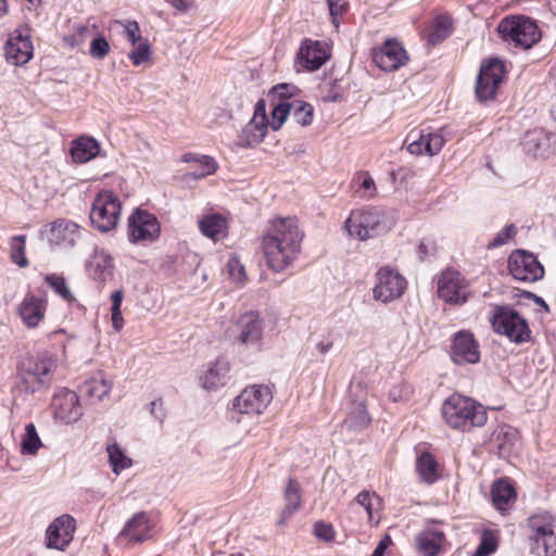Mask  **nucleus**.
<instances>
[{
  "instance_id": "dca6fc26",
  "label": "nucleus",
  "mask_w": 556,
  "mask_h": 556,
  "mask_svg": "<svg viewBox=\"0 0 556 556\" xmlns=\"http://www.w3.org/2000/svg\"><path fill=\"white\" fill-rule=\"evenodd\" d=\"M264 323L258 313L242 314L233 329L235 340L241 345L258 350L263 338Z\"/></svg>"
},
{
  "instance_id": "8fccbe9b",
  "label": "nucleus",
  "mask_w": 556,
  "mask_h": 556,
  "mask_svg": "<svg viewBox=\"0 0 556 556\" xmlns=\"http://www.w3.org/2000/svg\"><path fill=\"white\" fill-rule=\"evenodd\" d=\"M151 51L150 45L147 39L137 42L134 49L129 52V59L134 65H140L150 59Z\"/></svg>"
},
{
  "instance_id": "f257e3e1",
  "label": "nucleus",
  "mask_w": 556,
  "mask_h": 556,
  "mask_svg": "<svg viewBox=\"0 0 556 556\" xmlns=\"http://www.w3.org/2000/svg\"><path fill=\"white\" fill-rule=\"evenodd\" d=\"M303 233L292 217L277 218L269 223L263 236V251L274 271L286 269L301 251Z\"/></svg>"
},
{
  "instance_id": "3c124183",
  "label": "nucleus",
  "mask_w": 556,
  "mask_h": 556,
  "mask_svg": "<svg viewBox=\"0 0 556 556\" xmlns=\"http://www.w3.org/2000/svg\"><path fill=\"white\" fill-rule=\"evenodd\" d=\"M516 233L517 227L514 224H508L488 243V248L495 249L505 245L516 236Z\"/></svg>"
},
{
  "instance_id": "f3484780",
  "label": "nucleus",
  "mask_w": 556,
  "mask_h": 556,
  "mask_svg": "<svg viewBox=\"0 0 556 556\" xmlns=\"http://www.w3.org/2000/svg\"><path fill=\"white\" fill-rule=\"evenodd\" d=\"M508 269L516 280L536 281L544 276V268L536 257L526 251L517 250L508 258Z\"/></svg>"
},
{
  "instance_id": "4be33fe9",
  "label": "nucleus",
  "mask_w": 556,
  "mask_h": 556,
  "mask_svg": "<svg viewBox=\"0 0 556 556\" xmlns=\"http://www.w3.org/2000/svg\"><path fill=\"white\" fill-rule=\"evenodd\" d=\"M52 406L55 419L63 424H73L81 416L79 397L76 392L68 389L60 390L53 396Z\"/></svg>"
},
{
  "instance_id": "e2e57ef3",
  "label": "nucleus",
  "mask_w": 556,
  "mask_h": 556,
  "mask_svg": "<svg viewBox=\"0 0 556 556\" xmlns=\"http://www.w3.org/2000/svg\"><path fill=\"white\" fill-rule=\"evenodd\" d=\"M253 118L261 122H268L266 115V104L263 99H260L254 106Z\"/></svg>"
},
{
  "instance_id": "49530a36",
  "label": "nucleus",
  "mask_w": 556,
  "mask_h": 556,
  "mask_svg": "<svg viewBox=\"0 0 556 556\" xmlns=\"http://www.w3.org/2000/svg\"><path fill=\"white\" fill-rule=\"evenodd\" d=\"M292 116L295 123L302 126H308L313 122L314 108L307 102L300 100L292 101Z\"/></svg>"
},
{
  "instance_id": "69168bd1",
  "label": "nucleus",
  "mask_w": 556,
  "mask_h": 556,
  "mask_svg": "<svg viewBox=\"0 0 556 556\" xmlns=\"http://www.w3.org/2000/svg\"><path fill=\"white\" fill-rule=\"evenodd\" d=\"M123 298H124L123 290L122 289L115 290L111 294V300H112V307H111V309L121 311V305H122V302H123Z\"/></svg>"
},
{
  "instance_id": "bb28decb",
  "label": "nucleus",
  "mask_w": 556,
  "mask_h": 556,
  "mask_svg": "<svg viewBox=\"0 0 556 556\" xmlns=\"http://www.w3.org/2000/svg\"><path fill=\"white\" fill-rule=\"evenodd\" d=\"M523 150L534 157H548L554 153L551 135L542 128H535L526 134Z\"/></svg>"
},
{
  "instance_id": "72a5a7b5",
  "label": "nucleus",
  "mask_w": 556,
  "mask_h": 556,
  "mask_svg": "<svg viewBox=\"0 0 556 556\" xmlns=\"http://www.w3.org/2000/svg\"><path fill=\"white\" fill-rule=\"evenodd\" d=\"M199 228L203 236L217 241L225 236L226 219L219 214H208L199 222Z\"/></svg>"
},
{
  "instance_id": "09e8293b",
  "label": "nucleus",
  "mask_w": 556,
  "mask_h": 556,
  "mask_svg": "<svg viewBox=\"0 0 556 556\" xmlns=\"http://www.w3.org/2000/svg\"><path fill=\"white\" fill-rule=\"evenodd\" d=\"M379 497L375 492L369 491H362L358 493V495L355 498V502L351 504V507L359 506L362 507L366 515L368 520L372 519V509H374V503H378Z\"/></svg>"
},
{
  "instance_id": "680f3d73",
  "label": "nucleus",
  "mask_w": 556,
  "mask_h": 556,
  "mask_svg": "<svg viewBox=\"0 0 556 556\" xmlns=\"http://www.w3.org/2000/svg\"><path fill=\"white\" fill-rule=\"evenodd\" d=\"M89 33H90V29L88 26L83 25V24L75 25L74 33L72 35V43L73 45L83 43Z\"/></svg>"
},
{
  "instance_id": "cd10ccee",
  "label": "nucleus",
  "mask_w": 556,
  "mask_h": 556,
  "mask_svg": "<svg viewBox=\"0 0 556 556\" xmlns=\"http://www.w3.org/2000/svg\"><path fill=\"white\" fill-rule=\"evenodd\" d=\"M230 370L229 362L223 358L216 359L200 377L201 384L206 390H216L227 381Z\"/></svg>"
},
{
  "instance_id": "2eb2a0df",
  "label": "nucleus",
  "mask_w": 556,
  "mask_h": 556,
  "mask_svg": "<svg viewBox=\"0 0 556 556\" xmlns=\"http://www.w3.org/2000/svg\"><path fill=\"white\" fill-rule=\"evenodd\" d=\"M161 232L154 214L137 208L128 219V238L130 242L153 241Z\"/></svg>"
},
{
  "instance_id": "13d9d810",
  "label": "nucleus",
  "mask_w": 556,
  "mask_h": 556,
  "mask_svg": "<svg viewBox=\"0 0 556 556\" xmlns=\"http://www.w3.org/2000/svg\"><path fill=\"white\" fill-rule=\"evenodd\" d=\"M332 23L337 25L338 16L344 14L348 11V0H327Z\"/></svg>"
},
{
  "instance_id": "5fc2aeb1",
  "label": "nucleus",
  "mask_w": 556,
  "mask_h": 556,
  "mask_svg": "<svg viewBox=\"0 0 556 556\" xmlns=\"http://www.w3.org/2000/svg\"><path fill=\"white\" fill-rule=\"evenodd\" d=\"M438 244L433 240H421L417 248V254L420 261H431L438 255Z\"/></svg>"
},
{
  "instance_id": "9b49d317",
  "label": "nucleus",
  "mask_w": 556,
  "mask_h": 556,
  "mask_svg": "<svg viewBox=\"0 0 556 556\" xmlns=\"http://www.w3.org/2000/svg\"><path fill=\"white\" fill-rule=\"evenodd\" d=\"M76 520L68 514L54 518L45 533V546L48 549L64 552L74 539Z\"/></svg>"
},
{
  "instance_id": "37998d69",
  "label": "nucleus",
  "mask_w": 556,
  "mask_h": 556,
  "mask_svg": "<svg viewBox=\"0 0 556 556\" xmlns=\"http://www.w3.org/2000/svg\"><path fill=\"white\" fill-rule=\"evenodd\" d=\"M45 281L53 290V292L56 295H59L62 300L68 303L75 300L63 276L56 274H49L45 276Z\"/></svg>"
},
{
  "instance_id": "6ab92c4d",
  "label": "nucleus",
  "mask_w": 556,
  "mask_h": 556,
  "mask_svg": "<svg viewBox=\"0 0 556 556\" xmlns=\"http://www.w3.org/2000/svg\"><path fill=\"white\" fill-rule=\"evenodd\" d=\"M80 237V227L65 218H59L51 223L47 231V239L50 245L61 250L73 249Z\"/></svg>"
},
{
  "instance_id": "6e6552de",
  "label": "nucleus",
  "mask_w": 556,
  "mask_h": 556,
  "mask_svg": "<svg viewBox=\"0 0 556 556\" xmlns=\"http://www.w3.org/2000/svg\"><path fill=\"white\" fill-rule=\"evenodd\" d=\"M58 367L56 357L48 352L38 353L27 361L22 382L29 393H35L43 387H49Z\"/></svg>"
},
{
  "instance_id": "338daca9",
  "label": "nucleus",
  "mask_w": 556,
  "mask_h": 556,
  "mask_svg": "<svg viewBox=\"0 0 556 556\" xmlns=\"http://www.w3.org/2000/svg\"><path fill=\"white\" fill-rule=\"evenodd\" d=\"M391 540L390 538L387 535L384 539H382L378 545L376 546L374 553L371 556H383L384 555V552L388 547V545L390 544Z\"/></svg>"
},
{
  "instance_id": "0eeeda50",
  "label": "nucleus",
  "mask_w": 556,
  "mask_h": 556,
  "mask_svg": "<svg viewBox=\"0 0 556 556\" xmlns=\"http://www.w3.org/2000/svg\"><path fill=\"white\" fill-rule=\"evenodd\" d=\"M273 401L271 389L266 384H252L244 388L232 401L231 419L240 422L236 415L258 416Z\"/></svg>"
},
{
  "instance_id": "aec40b11",
  "label": "nucleus",
  "mask_w": 556,
  "mask_h": 556,
  "mask_svg": "<svg viewBox=\"0 0 556 556\" xmlns=\"http://www.w3.org/2000/svg\"><path fill=\"white\" fill-rule=\"evenodd\" d=\"M451 359L457 365L477 364L480 361L479 343L470 331L460 330L454 334Z\"/></svg>"
},
{
  "instance_id": "7ed1b4c3",
  "label": "nucleus",
  "mask_w": 556,
  "mask_h": 556,
  "mask_svg": "<svg viewBox=\"0 0 556 556\" xmlns=\"http://www.w3.org/2000/svg\"><path fill=\"white\" fill-rule=\"evenodd\" d=\"M344 227L350 237L364 241L386 232L390 225L383 208L367 206L352 211Z\"/></svg>"
},
{
  "instance_id": "f704fd0d",
  "label": "nucleus",
  "mask_w": 556,
  "mask_h": 556,
  "mask_svg": "<svg viewBox=\"0 0 556 556\" xmlns=\"http://www.w3.org/2000/svg\"><path fill=\"white\" fill-rule=\"evenodd\" d=\"M106 453L112 471L119 475L123 470L131 467L132 460L125 454L124 450L117 444L115 439H111L106 444Z\"/></svg>"
},
{
  "instance_id": "7c9ffc66",
  "label": "nucleus",
  "mask_w": 556,
  "mask_h": 556,
  "mask_svg": "<svg viewBox=\"0 0 556 556\" xmlns=\"http://www.w3.org/2000/svg\"><path fill=\"white\" fill-rule=\"evenodd\" d=\"M492 501L496 509L506 511L516 501V490L511 483L504 479L494 482L492 486Z\"/></svg>"
},
{
  "instance_id": "412c9836",
  "label": "nucleus",
  "mask_w": 556,
  "mask_h": 556,
  "mask_svg": "<svg viewBox=\"0 0 556 556\" xmlns=\"http://www.w3.org/2000/svg\"><path fill=\"white\" fill-rule=\"evenodd\" d=\"M407 60L405 49L396 40L388 39L381 47L372 51V61L384 72L399 70Z\"/></svg>"
},
{
  "instance_id": "e433bc0d",
  "label": "nucleus",
  "mask_w": 556,
  "mask_h": 556,
  "mask_svg": "<svg viewBox=\"0 0 556 556\" xmlns=\"http://www.w3.org/2000/svg\"><path fill=\"white\" fill-rule=\"evenodd\" d=\"M453 21L448 15H439L434 18L428 31V41L437 45L447 38L452 33Z\"/></svg>"
},
{
  "instance_id": "ddd939ff",
  "label": "nucleus",
  "mask_w": 556,
  "mask_h": 556,
  "mask_svg": "<svg viewBox=\"0 0 556 556\" xmlns=\"http://www.w3.org/2000/svg\"><path fill=\"white\" fill-rule=\"evenodd\" d=\"M377 282L372 289L374 299L382 303L392 302L404 293L406 279L397 271L382 267L377 273Z\"/></svg>"
},
{
  "instance_id": "473e14b6",
  "label": "nucleus",
  "mask_w": 556,
  "mask_h": 556,
  "mask_svg": "<svg viewBox=\"0 0 556 556\" xmlns=\"http://www.w3.org/2000/svg\"><path fill=\"white\" fill-rule=\"evenodd\" d=\"M416 471L420 480L432 484L439 479L438 462L429 452H422L416 460Z\"/></svg>"
},
{
  "instance_id": "9d476101",
  "label": "nucleus",
  "mask_w": 556,
  "mask_h": 556,
  "mask_svg": "<svg viewBox=\"0 0 556 556\" xmlns=\"http://www.w3.org/2000/svg\"><path fill=\"white\" fill-rule=\"evenodd\" d=\"M437 293L445 303L463 305L468 301V282L458 270L446 268L437 277Z\"/></svg>"
},
{
  "instance_id": "58836bf2",
  "label": "nucleus",
  "mask_w": 556,
  "mask_h": 556,
  "mask_svg": "<svg viewBox=\"0 0 556 556\" xmlns=\"http://www.w3.org/2000/svg\"><path fill=\"white\" fill-rule=\"evenodd\" d=\"M370 422V416L364 403L353 404V408L349 412L344 419V425L352 430H358L367 427Z\"/></svg>"
},
{
  "instance_id": "423d86ee",
  "label": "nucleus",
  "mask_w": 556,
  "mask_h": 556,
  "mask_svg": "<svg viewBox=\"0 0 556 556\" xmlns=\"http://www.w3.org/2000/svg\"><path fill=\"white\" fill-rule=\"evenodd\" d=\"M531 531L529 535L530 551L535 556H553L556 554V534L554 518L546 511L536 513L527 520Z\"/></svg>"
},
{
  "instance_id": "b1692460",
  "label": "nucleus",
  "mask_w": 556,
  "mask_h": 556,
  "mask_svg": "<svg viewBox=\"0 0 556 556\" xmlns=\"http://www.w3.org/2000/svg\"><path fill=\"white\" fill-rule=\"evenodd\" d=\"M329 58L328 45L319 40L305 39L298 52L300 64L311 72L320 68Z\"/></svg>"
},
{
  "instance_id": "a19ab883",
  "label": "nucleus",
  "mask_w": 556,
  "mask_h": 556,
  "mask_svg": "<svg viewBox=\"0 0 556 556\" xmlns=\"http://www.w3.org/2000/svg\"><path fill=\"white\" fill-rule=\"evenodd\" d=\"M10 245V257L14 264L21 268H25L29 265V262L25 255L26 249V236L17 235L13 236L9 242Z\"/></svg>"
},
{
  "instance_id": "603ef678",
  "label": "nucleus",
  "mask_w": 556,
  "mask_h": 556,
  "mask_svg": "<svg viewBox=\"0 0 556 556\" xmlns=\"http://www.w3.org/2000/svg\"><path fill=\"white\" fill-rule=\"evenodd\" d=\"M296 91L298 88L293 85L279 84L271 88L269 96L273 98V102L292 101L291 98Z\"/></svg>"
},
{
  "instance_id": "f03ea898",
  "label": "nucleus",
  "mask_w": 556,
  "mask_h": 556,
  "mask_svg": "<svg viewBox=\"0 0 556 556\" xmlns=\"http://www.w3.org/2000/svg\"><path fill=\"white\" fill-rule=\"evenodd\" d=\"M442 416L451 428L463 432L482 427L488 420V413L482 404L458 393L444 401Z\"/></svg>"
},
{
  "instance_id": "4d7b16f0",
  "label": "nucleus",
  "mask_w": 556,
  "mask_h": 556,
  "mask_svg": "<svg viewBox=\"0 0 556 556\" xmlns=\"http://www.w3.org/2000/svg\"><path fill=\"white\" fill-rule=\"evenodd\" d=\"M110 51V45L104 37H97L91 40L90 55L94 59H103Z\"/></svg>"
},
{
  "instance_id": "79ce46f5",
  "label": "nucleus",
  "mask_w": 556,
  "mask_h": 556,
  "mask_svg": "<svg viewBox=\"0 0 556 556\" xmlns=\"http://www.w3.org/2000/svg\"><path fill=\"white\" fill-rule=\"evenodd\" d=\"M496 440L500 441V453L506 454L509 453L510 448L518 442L519 432L511 426L503 425L498 429Z\"/></svg>"
},
{
  "instance_id": "864d4df0",
  "label": "nucleus",
  "mask_w": 556,
  "mask_h": 556,
  "mask_svg": "<svg viewBox=\"0 0 556 556\" xmlns=\"http://www.w3.org/2000/svg\"><path fill=\"white\" fill-rule=\"evenodd\" d=\"M217 168L216 162L213 157L207 155H202L199 161V168L191 173L192 177L195 179L203 178L215 173Z\"/></svg>"
},
{
  "instance_id": "20e7f679",
  "label": "nucleus",
  "mask_w": 556,
  "mask_h": 556,
  "mask_svg": "<svg viewBox=\"0 0 556 556\" xmlns=\"http://www.w3.org/2000/svg\"><path fill=\"white\" fill-rule=\"evenodd\" d=\"M497 31L508 46L530 49L541 39V31L533 20L527 16H510L503 18Z\"/></svg>"
},
{
  "instance_id": "4c0bfd02",
  "label": "nucleus",
  "mask_w": 556,
  "mask_h": 556,
  "mask_svg": "<svg viewBox=\"0 0 556 556\" xmlns=\"http://www.w3.org/2000/svg\"><path fill=\"white\" fill-rule=\"evenodd\" d=\"M268 122H258L255 118H251V121L245 125L241 132V140L245 146H253L261 142L267 131Z\"/></svg>"
},
{
  "instance_id": "39448f33",
  "label": "nucleus",
  "mask_w": 556,
  "mask_h": 556,
  "mask_svg": "<svg viewBox=\"0 0 556 556\" xmlns=\"http://www.w3.org/2000/svg\"><path fill=\"white\" fill-rule=\"evenodd\" d=\"M490 321L495 332L506 336L514 343L520 344L531 339L527 320L508 305H495Z\"/></svg>"
},
{
  "instance_id": "ea45409f",
  "label": "nucleus",
  "mask_w": 556,
  "mask_h": 556,
  "mask_svg": "<svg viewBox=\"0 0 556 556\" xmlns=\"http://www.w3.org/2000/svg\"><path fill=\"white\" fill-rule=\"evenodd\" d=\"M352 185L359 198L371 199L376 194V184L367 172L357 173L352 179Z\"/></svg>"
},
{
  "instance_id": "6e6d98bb",
  "label": "nucleus",
  "mask_w": 556,
  "mask_h": 556,
  "mask_svg": "<svg viewBox=\"0 0 556 556\" xmlns=\"http://www.w3.org/2000/svg\"><path fill=\"white\" fill-rule=\"evenodd\" d=\"M115 24L123 27V35L131 42L132 46H136L137 42L143 40L137 22L122 23L116 21Z\"/></svg>"
},
{
  "instance_id": "a211bd4d",
  "label": "nucleus",
  "mask_w": 556,
  "mask_h": 556,
  "mask_svg": "<svg viewBox=\"0 0 556 556\" xmlns=\"http://www.w3.org/2000/svg\"><path fill=\"white\" fill-rule=\"evenodd\" d=\"M407 151L414 155H435L445 143L441 130L414 129L406 137Z\"/></svg>"
},
{
  "instance_id": "393cba45",
  "label": "nucleus",
  "mask_w": 556,
  "mask_h": 556,
  "mask_svg": "<svg viewBox=\"0 0 556 556\" xmlns=\"http://www.w3.org/2000/svg\"><path fill=\"white\" fill-rule=\"evenodd\" d=\"M86 270L93 281L103 287L108 281L113 279V258L105 250L96 248L87 263Z\"/></svg>"
},
{
  "instance_id": "a18cd8bd",
  "label": "nucleus",
  "mask_w": 556,
  "mask_h": 556,
  "mask_svg": "<svg viewBox=\"0 0 556 556\" xmlns=\"http://www.w3.org/2000/svg\"><path fill=\"white\" fill-rule=\"evenodd\" d=\"M497 544L498 539L496 533L490 529H483L479 545L473 553V556H490L496 551Z\"/></svg>"
},
{
  "instance_id": "c9c22d12",
  "label": "nucleus",
  "mask_w": 556,
  "mask_h": 556,
  "mask_svg": "<svg viewBox=\"0 0 556 556\" xmlns=\"http://www.w3.org/2000/svg\"><path fill=\"white\" fill-rule=\"evenodd\" d=\"M444 540V535L439 531H425L417 536V546L425 556H435Z\"/></svg>"
},
{
  "instance_id": "2f4dec72",
  "label": "nucleus",
  "mask_w": 556,
  "mask_h": 556,
  "mask_svg": "<svg viewBox=\"0 0 556 556\" xmlns=\"http://www.w3.org/2000/svg\"><path fill=\"white\" fill-rule=\"evenodd\" d=\"M285 503L278 520L279 525L286 523L301 507V488L300 483L294 479H290L285 489Z\"/></svg>"
},
{
  "instance_id": "052dcab7",
  "label": "nucleus",
  "mask_w": 556,
  "mask_h": 556,
  "mask_svg": "<svg viewBox=\"0 0 556 556\" xmlns=\"http://www.w3.org/2000/svg\"><path fill=\"white\" fill-rule=\"evenodd\" d=\"M229 276L233 281L242 282L245 279L244 267L237 260H230L228 263Z\"/></svg>"
},
{
  "instance_id": "0e129e2a",
  "label": "nucleus",
  "mask_w": 556,
  "mask_h": 556,
  "mask_svg": "<svg viewBox=\"0 0 556 556\" xmlns=\"http://www.w3.org/2000/svg\"><path fill=\"white\" fill-rule=\"evenodd\" d=\"M150 412L151 414L159 419L160 421H163L165 417V413L163 410V402L162 400H154L150 403Z\"/></svg>"
},
{
  "instance_id": "c85d7f7f",
  "label": "nucleus",
  "mask_w": 556,
  "mask_h": 556,
  "mask_svg": "<svg viewBox=\"0 0 556 556\" xmlns=\"http://www.w3.org/2000/svg\"><path fill=\"white\" fill-rule=\"evenodd\" d=\"M113 382L103 371H98L80 387V392L92 401H101L112 389Z\"/></svg>"
},
{
  "instance_id": "c03bdc74",
  "label": "nucleus",
  "mask_w": 556,
  "mask_h": 556,
  "mask_svg": "<svg viewBox=\"0 0 556 556\" xmlns=\"http://www.w3.org/2000/svg\"><path fill=\"white\" fill-rule=\"evenodd\" d=\"M41 445L42 443L35 425L33 422L27 424L25 427V434L22 440V453L35 455Z\"/></svg>"
},
{
  "instance_id": "4468645a",
  "label": "nucleus",
  "mask_w": 556,
  "mask_h": 556,
  "mask_svg": "<svg viewBox=\"0 0 556 556\" xmlns=\"http://www.w3.org/2000/svg\"><path fill=\"white\" fill-rule=\"evenodd\" d=\"M34 53L30 39V28L25 26L15 29L4 45V54L9 63L14 66L26 64Z\"/></svg>"
},
{
  "instance_id": "774afa93",
  "label": "nucleus",
  "mask_w": 556,
  "mask_h": 556,
  "mask_svg": "<svg viewBox=\"0 0 556 556\" xmlns=\"http://www.w3.org/2000/svg\"><path fill=\"white\" fill-rule=\"evenodd\" d=\"M167 2L179 11H187L193 3L192 0H167Z\"/></svg>"
},
{
  "instance_id": "c756f323",
  "label": "nucleus",
  "mask_w": 556,
  "mask_h": 556,
  "mask_svg": "<svg viewBox=\"0 0 556 556\" xmlns=\"http://www.w3.org/2000/svg\"><path fill=\"white\" fill-rule=\"evenodd\" d=\"M100 152L98 141L90 137H79L72 142L71 155L74 162L87 163Z\"/></svg>"
},
{
  "instance_id": "a878e982",
  "label": "nucleus",
  "mask_w": 556,
  "mask_h": 556,
  "mask_svg": "<svg viewBox=\"0 0 556 556\" xmlns=\"http://www.w3.org/2000/svg\"><path fill=\"white\" fill-rule=\"evenodd\" d=\"M47 301L28 292L17 306V314L27 328H37L45 319Z\"/></svg>"
},
{
  "instance_id": "5701e85b",
  "label": "nucleus",
  "mask_w": 556,
  "mask_h": 556,
  "mask_svg": "<svg viewBox=\"0 0 556 556\" xmlns=\"http://www.w3.org/2000/svg\"><path fill=\"white\" fill-rule=\"evenodd\" d=\"M154 525L146 511L136 513L119 532V538L128 543L140 544L154 535Z\"/></svg>"
},
{
  "instance_id": "f8f14e48",
  "label": "nucleus",
  "mask_w": 556,
  "mask_h": 556,
  "mask_svg": "<svg viewBox=\"0 0 556 556\" xmlns=\"http://www.w3.org/2000/svg\"><path fill=\"white\" fill-rule=\"evenodd\" d=\"M504 75V63L497 59H491L481 65L475 88L477 99L480 102L493 99Z\"/></svg>"
},
{
  "instance_id": "1a4fd4ad",
  "label": "nucleus",
  "mask_w": 556,
  "mask_h": 556,
  "mask_svg": "<svg viewBox=\"0 0 556 556\" xmlns=\"http://www.w3.org/2000/svg\"><path fill=\"white\" fill-rule=\"evenodd\" d=\"M122 205L112 191L102 190L93 200L90 211V222L101 232L114 229L119 220Z\"/></svg>"
},
{
  "instance_id": "de8ad7c7",
  "label": "nucleus",
  "mask_w": 556,
  "mask_h": 556,
  "mask_svg": "<svg viewBox=\"0 0 556 556\" xmlns=\"http://www.w3.org/2000/svg\"><path fill=\"white\" fill-rule=\"evenodd\" d=\"M291 111L292 101L274 102V109L271 111V121L270 123H268L271 129H280Z\"/></svg>"
},
{
  "instance_id": "bf43d9fd",
  "label": "nucleus",
  "mask_w": 556,
  "mask_h": 556,
  "mask_svg": "<svg viewBox=\"0 0 556 556\" xmlns=\"http://www.w3.org/2000/svg\"><path fill=\"white\" fill-rule=\"evenodd\" d=\"M314 533L318 539L329 542L334 536V530L331 525L325 522H316L314 525Z\"/></svg>"
}]
</instances>
